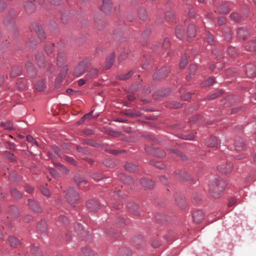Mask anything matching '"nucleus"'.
<instances>
[{
	"mask_svg": "<svg viewBox=\"0 0 256 256\" xmlns=\"http://www.w3.org/2000/svg\"><path fill=\"white\" fill-rule=\"evenodd\" d=\"M226 186V182L224 180H219L210 184V192L214 198H218L220 197V193L224 190Z\"/></svg>",
	"mask_w": 256,
	"mask_h": 256,
	"instance_id": "1",
	"label": "nucleus"
},
{
	"mask_svg": "<svg viewBox=\"0 0 256 256\" xmlns=\"http://www.w3.org/2000/svg\"><path fill=\"white\" fill-rule=\"evenodd\" d=\"M90 64L88 60H84L80 62L74 68L73 74L79 77L84 74L86 70L90 67Z\"/></svg>",
	"mask_w": 256,
	"mask_h": 256,
	"instance_id": "2",
	"label": "nucleus"
},
{
	"mask_svg": "<svg viewBox=\"0 0 256 256\" xmlns=\"http://www.w3.org/2000/svg\"><path fill=\"white\" fill-rule=\"evenodd\" d=\"M66 198L68 202L71 205H74L80 199L78 193L72 188L67 190Z\"/></svg>",
	"mask_w": 256,
	"mask_h": 256,
	"instance_id": "3",
	"label": "nucleus"
},
{
	"mask_svg": "<svg viewBox=\"0 0 256 256\" xmlns=\"http://www.w3.org/2000/svg\"><path fill=\"white\" fill-rule=\"evenodd\" d=\"M204 218V214L201 210H197L192 214L194 222L196 224L201 222Z\"/></svg>",
	"mask_w": 256,
	"mask_h": 256,
	"instance_id": "4",
	"label": "nucleus"
},
{
	"mask_svg": "<svg viewBox=\"0 0 256 256\" xmlns=\"http://www.w3.org/2000/svg\"><path fill=\"white\" fill-rule=\"evenodd\" d=\"M34 88L38 92H44L46 88V85L45 81L43 79H39L34 83Z\"/></svg>",
	"mask_w": 256,
	"mask_h": 256,
	"instance_id": "5",
	"label": "nucleus"
},
{
	"mask_svg": "<svg viewBox=\"0 0 256 256\" xmlns=\"http://www.w3.org/2000/svg\"><path fill=\"white\" fill-rule=\"evenodd\" d=\"M36 61L38 66L40 68H45L46 66L45 57L43 54L36 52L35 54Z\"/></svg>",
	"mask_w": 256,
	"mask_h": 256,
	"instance_id": "6",
	"label": "nucleus"
},
{
	"mask_svg": "<svg viewBox=\"0 0 256 256\" xmlns=\"http://www.w3.org/2000/svg\"><path fill=\"white\" fill-rule=\"evenodd\" d=\"M88 208L91 211H97L100 208V204L99 202L94 200H88L86 203Z\"/></svg>",
	"mask_w": 256,
	"mask_h": 256,
	"instance_id": "7",
	"label": "nucleus"
},
{
	"mask_svg": "<svg viewBox=\"0 0 256 256\" xmlns=\"http://www.w3.org/2000/svg\"><path fill=\"white\" fill-rule=\"evenodd\" d=\"M235 149L238 152H242L246 150V144L242 138H238L236 140Z\"/></svg>",
	"mask_w": 256,
	"mask_h": 256,
	"instance_id": "8",
	"label": "nucleus"
},
{
	"mask_svg": "<svg viewBox=\"0 0 256 256\" xmlns=\"http://www.w3.org/2000/svg\"><path fill=\"white\" fill-rule=\"evenodd\" d=\"M127 207L128 210V211L132 214L136 216L140 215L138 206L134 202H129L128 204Z\"/></svg>",
	"mask_w": 256,
	"mask_h": 256,
	"instance_id": "9",
	"label": "nucleus"
},
{
	"mask_svg": "<svg viewBox=\"0 0 256 256\" xmlns=\"http://www.w3.org/2000/svg\"><path fill=\"white\" fill-rule=\"evenodd\" d=\"M246 73L248 78L254 76L256 74V68L252 64H246Z\"/></svg>",
	"mask_w": 256,
	"mask_h": 256,
	"instance_id": "10",
	"label": "nucleus"
},
{
	"mask_svg": "<svg viewBox=\"0 0 256 256\" xmlns=\"http://www.w3.org/2000/svg\"><path fill=\"white\" fill-rule=\"evenodd\" d=\"M232 169V166L230 163H226V164H223L219 165L218 166V170L224 174H227L230 172Z\"/></svg>",
	"mask_w": 256,
	"mask_h": 256,
	"instance_id": "11",
	"label": "nucleus"
},
{
	"mask_svg": "<svg viewBox=\"0 0 256 256\" xmlns=\"http://www.w3.org/2000/svg\"><path fill=\"white\" fill-rule=\"evenodd\" d=\"M237 36L240 40H244L249 36V32L247 28H242L238 29Z\"/></svg>",
	"mask_w": 256,
	"mask_h": 256,
	"instance_id": "12",
	"label": "nucleus"
},
{
	"mask_svg": "<svg viewBox=\"0 0 256 256\" xmlns=\"http://www.w3.org/2000/svg\"><path fill=\"white\" fill-rule=\"evenodd\" d=\"M28 205L30 208L33 211L40 212H42V208L34 200H28Z\"/></svg>",
	"mask_w": 256,
	"mask_h": 256,
	"instance_id": "13",
	"label": "nucleus"
},
{
	"mask_svg": "<svg viewBox=\"0 0 256 256\" xmlns=\"http://www.w3.org/2000/svg\"><path fill=\"white\" fill-rule=\"evenodd\" d=\"M140 182L142 186L146 188H151L154 186V182L146 178H142Z\"/></svg>",
	"mask_w": 256,
	"mask_h": 256,
	"instance_id": "14",
	"label": "nucleus"
},
{
	"mask_svg": "<svg viewBox=\"0 0 256 256\" xmlns=\"http://www.w3.org/2000/svg\"><path fill=\"white\" fill-rule=\"evenodd\" d=\"M66 61V56L64 53L59 52L56 57L57 65L58 66H63Z\"/></svg>",
	"mask_w": 256,
	"mask_h": 256,
	"instance_id": "15",
	"label": "nucleus"
},
{
	"mask_svg": "<svg viewBox=\"0 0 256 256\" xmlns=\"http://www.w3.org/2000/svg\"><path fill=\"white\" fill-rule=\"evenodd\" d=\"M206 144L211 148H216L218 145V139L216 136H211L208 139L206 140Z\"/></svg>",
	"mask_w": 256,
	"mask_h": 256,
	"instance_id": "16",
	"label": "nucleus"
},
{
	"mask_svg": "<svg viewBox=\"0 0 256 256\" xmlns=\"http://www.w3.org/2000/svg\"><path fill=\"white\" fill-rule=\"evenodd\" d=\"M196 29L193 24L190 25L187 30L188 40L190 41L196 36Z\"/></svg>",
	"mask_w": 256,
	"mask_h": 256,
	"instance_id": "17",
	"label": "nucleus"
},
{
	"mask_svg": "<svg viewBox=\"0 0 256 256\" xmlns=\"http://www.w3.org/2000/svg\"><path fill=\"white\" fill-rule=\"evenodd\" d=\"M112 7V3L110 0H103L102 5L101 6V10L104 12H108Z\"/></svg>",
	"mask_w": 256,
	"mask_h": 256,
	"instance_id": "18",
	"label": "nucleus"
},
{
	"mask_svg": "<svg viewBox=\"0 0 256 256\" xmlns=\"http://www.w3.org/2000/svg\"><path fill=\"white\" fill-rule=\"evenodd\" d=\"M176 203L182 209L184 208L186 206L184 198L178 194H176Z\"/></svg>",
	"mask_w": 256,
	"mask_h": 256,
	"instance_id": "19",
	"label": "nucleus"
},
{
	"mask_svg": "<svg viewBox=\"0 0 256 256\" xmlns=\"http://www.w3.org/2000/svg\"><path fill=\"white\" fill-rule=\"evenodd\" d=\"M26 68L27 72L29 73L30 76L34 77L36 75L35 68L32 62H27L26 64Z\"/></svg>",
	"mask_w": 256,
	"mask_h": 256,
	"instance_id": "20",
	"label": "nucleus"
},
{
	"mask_svg": "<svg viewBox=\"0 0 256 256\" xmlns=\"http://www.w3.org/2000/svg\"><path fill=\"white\" fill-rule=\"evenodd\" d=\"M118 178L121 181L128 184H132L134 183V180L130 176H126L124 174H120L118 176Z\"/></svg>",
	"mask_w": 256,
	"mask_h": 256,
	"instance_id": "21",
	"label": "nucleus"
},
{
	"mask_svg": "<svg viewBox=\"0 0 256 256\" xmlns=\"http://www.w3.org/2000/svg\"><path fill=\"white\" fill-rule=\"evenodd\" d=\"M24 8L26 12L28 14L32 13L36 10V6L32 1L26 2L24 4Z\"/></svg>",
	"mask_w": 256,
	"mask_h": 256,
	"instance_id": "22",
	"label": "nucleus"
},
{
	"mask_svg": "<svg viewBox=\"0 0 256 256\" xmlns=\"http://www.w3.org/2000/svg\"><path fill=\"white\" fill-rule=\"evenodd\" d=\"M34 29L40 40H42L45 38L44 32L42 26L37 25L34 27Z\"/></svg>",
	"mask_w": 256,
	"mask_h": 256,
	"instance_id": "23",
	"label": "nucleus"
},
{
	"mask_svg": "<svg viewBox=\"0 0 256 256\" xmlns=\"http://www.w3.org/2000/svg\"><path fill=\"white\" fill-rule=\"evenodd\" d=\"M76 232L79 235L84 236L86 232L83 229L82 226L80 223H76L74 226Z\"/></svg>",
	"mask_w": 256,
	"mask_h": 256,
	"instance_id": "24",
	"label": "nucleus"
},
{
	"mask_svg": "<svg viewBox=\"0 0 256 256\" xmlns=\"http://www.w3.org/2000/svg\"><path fill=\"white\" fill-rule=\"evenodd\" d=\"M37 230L41 232H46L47 226L45 220H42L38 223Z\"/></svg>",
	"mask_w": 256,
	"mask_h": 256,
	"instance_id": "25",
	"label": "nucleus"
},
{
	"mask_svg": "<svg viewBox=\"0 0 256 256\" xmlns=\"http://www.w3.org/2000/svg\"><path fill=\"white\" fill-rule=\"evenodd\" d=\"M74 181L76 184L78 186H84L87 184L85 178L80 176H76L74 178Z\"/></svg>",
	"mask_w": 256,
	"mask_h": 256,
	"instance_id": "26",
	"label": "nucleus"
},
{
	"mask_svg": "<svg viewBox=\"0 0 256 256\" xmlns=\"http://www.w3.org/2000/svg\"><path fill=\"white\" fill-rule=\"evenodd\" d=\"M54 163V166L58 170H60V171L62 172L64 174H67L68 172H69V170H68V169L65 166H64V165L60 164H59V163H57V162H53Z\"/></svg>",
	"mask_w": 256,
	"mask_h": 256,
	"instance_id": "27",
	"label": "nucleus"
},
{
	"mask_svg": "<svg viewBox=\"0 0 256 256\" xmlns=\"http://www.w3.org/2000/svg\"><path fill=\"white\" fill-rule=\"evenodd\" d=\"M68 70V68L66 67L63 68L62 70V74L60 75V78L58 77L56 78V88L60 86V83L61 82L63 78L64 77L66 74Z\"/></svg>",
	"mask_w": 256,
	"mask_h": 256,
	"instance_id": "28",
	"label": "nucleus"
},
{
	"mask_svg": "<svg viewBox=\"0 0 256 256\" xmlns=\"http://www.w3.org/2000/svg\"><path fill=\"white\" fill-rule=\"evenodd\" d=\"M176 35L180 39L182 38L184 36V31L182 26H178L176 30Z\"/></svg>",
	"mask_w": 256,
	"mask_h": 256,
	"instance_id": "29",
	"label": "nucleus"
},
{
	"mask_svg": "<svg viewBox=\"0 0 256 256\" xmlns=\"http://www.w3.org/2000/svg\"><path fill=\"white\" fill-rule=\"evenodd\" d=\"M114 58L115 55L114 53H112L108 56L106 60V69L109 68L111 66L112 64L114 62Z\"/></svg>",
	"mask_w": 256,
	"mask_h": 256,
	"instance_id": "30",
	"label": "nucleus"
},
{
	"mask_svg": "<svg viewBox=\"0 0 256 256\" xmlns=\"http://www.w3.org/2000/svg\"><path fill=\"white\" fill-rule=\"evenodd\" d=\"M98 74V70L96 68L91 70L86 75L85 78L86 80L95 78Z\"/></svg>",
	"mask_w": 256,
	"mask_h": 256,
	"instance_id": "31",
	"label": "nucleus"
},
{
	"mask_svg": "<svg viewBox=\"0 0 256 256\" xmlns=\"http://www.w3.org/2000/svg\"><path fill=\"white\" fill-rule=\"evenodd\" d=\"M197 70V66L196 64H191L189 68V74L186 76V79L189 80L192 76L194 74V72Z\"/></svg>",
	"mask_w": 256,
	"mask_h": 256,
	"instance_id": "32",
	"label": "nucleus"
},
{
	"mask_svg": "<svg viewBox=\"0 0 256 256\" xmlns=\"http://www.w3.org/2000/svg\"><path fill=\"white\" fill-rule=\"evenodd\" d=\"M124 168L128 171L134 172L138 170V166L132 163H126L124 166Z\"/></svg>",
	"mask_w": 256,
	"mask_h": 256,
	"instance_id": "33",
	"label": "nucleus"
},
{
	"mask_svg": "<svg viewBox=\"0 0 256 256\" xmlns=\"http://www.w3.org/2000/svg\"><path fill=\"white\" fill-rule=\"evenodd\" d=\"M0 125L4 130H14L12 124L9 121L2 122H0Z\"/></svg>",
	"mask_w": 256,
	"mask_h": 256,
	"instance_id": "34",
	"label": "nucleus"
},
{
	"mask_svg": "<svg viewBox=\"0 0 256 256\" xmlns=\"http://www.w3.org/2000/svg\"><path fill=\"white\" fill-rule=\"evenodd\" d=\"M8 242L12 246L16 247L20 244L19 240L14 236H10L8 238Z\"/></svg>",
	"mask_w": 256,
	"mask_h": 256,
	"instance_id": "35",
	"label": "nucleus"
},
{
	"mask_svg": "<svg viewBox=\"0 0 256 256\" xmlns=\"http://www.w3.org/2000/svg\"><path fill=\"white\" fill-rule=\"evenodd\" d=\"M124 113L125 115L132 117H138L140 115V112H134L131 110H126Z\"/></svg>",
	"mask_w": 256,
	"mask_h": 256,
	"instance_id": "36",
	"label": "nucleus"
},
{
	"mask_svg": "<svg viewBox=\"0 0 256 256\" xmlns=\"http://www.w3.org/2000/svg\"><path fill=\"white\" fill-rule=\"evenodd\" d=\"M21 73V69L18 66H14L12 68L10 72V77H15Z\"/></svg>",
	"mask_w": 256,
	"mask_h": 256,
	"instance_id": "37",
	"label": "nucleus"
},
{
	"mask_svg": "<svg viewBox=\"0 0 256 256\" xmlns=\"http://www.w3.org/2000/svg\"><path fill=\"white\" fill-rule=\"evenodd\" d=\"M138 15L142 20H145L147 18V13L144 8H140L138 11Z\"/></svg>",
	"mask_w": 256,
	"mask_h": 256,
	"instance_id": "38",
	"label": "nucleus"
},
{
	"mask_svg": "<svg viewBox=\"0 0 256 256\" xmlns=\"http://www.w3.org/2000/svg\"><path fill=\"white\" fill-rule=\"evenodd\" d=\"M82 252L84 256H94L93 252L87 247L83 248Z\"/></svg>",
	"mask_w": 256,
	"mask_h": 256,
	"instance_id": "39",
	"label": "nucleus"
},
{
	"mask_svg": "<svg viewBox=\"0 0 256 256\" xmlns=\"http://www.w3.org/2000/svg\"><path fill=\"white\" fill-rule=\"evenodd\" d=\"M168 150L170 152L176 154V155L179 156L182 160H186V155L182 152H178L172 148H168Z\"/></svg>",
	"mask_w": 256,
	"mask_h": 256,
	"instance_id": "40",
	"label": "nucleus"
},
{
	"mask_svg": "<svg viewBox=\"0 0 256 256\" xmlns=\"http://www.w3.org/2000/svg\"><path fill=\"white\" fill-rule=\"evenodd\" d=\"M246 48L248 50L254 51L256 50V40H252L248 46H246Z\"/></svg>",
	"mask_w": 256,
	"mask_h": 256,
	"instance_id": "41",
	"label": "nucleus"
},
{
	"mask_svg": "<svg viewBox=\"0 0 256 256\" xmlns=\"http://www.w3.org/2000/svg\"><path fill=\"white\" fill-rule=\"evenodd\" d=\"M116 224L119 227L122 228L125 226L126 222L125 219L122 218H118L116 222Z\"/></svg>",
	"mask_w": 256,
	"mask_h": 256,
	"instance_id": "42",
	"label": "nucleus"
},
{
	"mask_svg": "<svg viewBox=\"0 0 256 256\" xmlns=\"http://www.w3.org/2000/svg\"><path fill=\"white\" fill-rule=\"evenodd\" d=\"M215 82L214 80L212 78H209L208 80H206L204 82H202L201 85L202 86H210L212 85Z\"/></svg>",
	"mask_w": 256,
	"mask_h": 256,
	"instance_id": "43",
	"label": "nucleus"
},
{
	"mask_svg": "<svg viewBox=\"0 0 256 256\" xmlns=\"http://www.w3.org/2000/svg\"><path fill=\"white\" fill-rule=\"evenodd\" d=\"M54 46V44H48L45 46V52L47 54L49 55L52 52Z\"/></svg>",
	"mask_w": 256,
	"mask_h": 256,
	"instance_id": "44",
	"label": "nucleus"
},
{
	"mask_svg": "<svg viewBox=\"0 0 256 256\" xmlns=\"http://www.w3.org/2000/svg\"><path fill=\"white\" fill-rule=\"evenodd\" d=\"M12 196L14 198H19L22 196V194L16 189H12L11 190Z\"/></svg>",
	"mask_w": 256,
	"mask_h": 256,
	"instance_id": "45",
	"label": "nucleus"
},
{
	"mask_svg": "<svg viewBox=\"0 0 256 256\" xmlns=\"http://www.w3.org/2000/svg\"><path fill=\"white\" fill-rule=\"evenodd\" d=\"M95 22L97 25V28L100 30H102L104 26V24L103 20H98V18L95 19Z\"/></svg>",
	"mask_w": 256,
	"mask_h": 256,
	"instance_id": "46",
	"label": "nucleus"
},
{
	"mask_svg": "<svg viewBox=\"0 0 256 256\" xmlns=\"http://www.w3.org/2000/svg\"><path fill=\"white\" fill-rule=\"evenodd\" d=\"M206 42L210 44L213 45L215 44V41L213 35L208 34L207 38H206Z\"/></svg>",
	"mask_w": 256,
	"mask_h": 256,
	"instance_id": "47",
	"label": "nucleus"
},
{
	"mask_svg": "<svg viewBox=\"0 0 256 256\" xmlns=\"http://www.w3.org/2000/svg\"><path fill=\"white\" fill-rule=\"evenodd\" d=\"M132 72L130 71L126 73L125 74H122L119 76V78L122 80H126L128 79L132 74Z\"/></svg>",
	"mask_w": 256,
	"mask_h": 256,
	"instance_id": "48",
	"label": "nucleus"
},
{
	"mask_svg": "<svg viewBox=\"0 0 256 256\" xmlns=\"http://www.w3.org/2000/svg\"><path fill=\"white\" fill-rule=\"evenodd\" d=\"M187 63H188V60H187V58L186 56H184L180 62V67L181 68H185V66H186L187 64Z\"/></svg>",
	"mask_w": 256,
	"mask_h": 256,
	"instance_id": "49",
	"label": "nucleus"
},
{
	"mask_svg": "<svg viewBox=\"0 0 256 256\" xmlns=\"http://www.w3.org/2000/svg\"><path fill=\"white\" fill-rule=\"evenodd\" d=\"M155 154L156 156L160 157V158H162L166 156L165 152L163 150H162L159 148H157L156 150Z\"/></svg>",
	"mask_w": 256,
	"mask_h": 256,
	"instance_id": "50",
	"label": "nucleus"
},
{
	"mask_svg": "<svg viewBox=\"0 0 256 256\" xmlns=\"http://www.w3.org/2000/svg\"><path fill=\"white\" fill-rule=\"evenodd\" d=\"M64 159L65 161H66V162H68V163H69L70 164H72L73 165L76 164V162L72 158L66 156L64 157Z\"/></svg>",
	"mask_w": 256,
	"mask_h": 256,
	"instance_id": "51",
	"label": "nucleus"
},
{
	"mask_svg": "<svg viewBox=\"0 0 256 256\" xmlns=\"http://www.w3.org/2000/svg\"><path fill=\"white\" fill-rule=\"evenodd\" d=\"M84 142L88 145L95 147L98 146L99 145L94 140H84Z\"/></svg>",
	"mask_w": 256,
	"mask_h": 256,
	"instance_id": "52",
	"label": "nucleus"
},
{
	"mask_svg": "<svg viewBox=\"0 0 256 256\" xmlns=\"http://www.w3.org/2000/svg\"><path fill=\"white\" fill-rule=\"evenodd\" d=\"M28 46L30 48H33L36 44V40L34 38H31L30 40L27 43Z\"/></svg>",
	"mask_w": 256,
	"mask_h": 256,
	"instance_id": "53",
	"label": "nucleus"
},
{
	"mask_svg": "<svg viewBox=\"0 0 256 256\" xmlns=\"http://www.w3.org/2000/svg\"><path fill=\"white\" fill-rule=\"evenodd\" d=\"M26 140L28 142L32 143V144H35L37 146H38V142L31 136H30V135L27 136H26Z\"/></svg>",
	"mask_w": 256,
	"mask_h": 256,
	"instance_id": "54",
	"label": "nucleus"
},
{
	"mask_svg": "<svg viewBox=\"0 0 256 256\" xmlns=\"http://www.w3.org/2000/svg\"><path fill=\"white\" fill-rule=\"evenodd\" d=\"M174 14L173 13V12H170V11H168V12H166V18L168 20L173 19L174 18Z\"/></svg>",
	"mask_w": 256,
	"mask_h": 256,
	"instance_id": "55",
	"label": "nucleus"
},
{
	"mask_svg": "<svg viewBox=\"0 0 256 256\" xmlns=\"http://www.w3.org/2000/svg\"><path fill=\"white\" fill-rule=\"evenodd\" d=\"M4 154H5L6 157L8 159L10 160L11 161L15 160L16 158H15L13 154L10 153L8 152H6Z\"/></svg>",
	"mask_w": 256,
	"mask_h": 256,
	"instance_id": "56",
	"label": "nucleus"
},
{
	"mask_svg": "<svg viewBox=\"0 0 256 256\" xmlns=\"http://www.w3.org/2000/svg\"><path fill=\"white\" fill-rule=\"evenodd\" d=\"M228 52L230 56H234L236 54V48L233 47H230L228 49Z\"/></svg>",
	"mask_w": 256,
	"mask_h": 256,
	"instance_id": "57",
	"label": "nucleus"
},
{
	"mask_svg": "<svg viewBox=\"0 0 256 256\" xmlns=\"http://www.w3.org/2000/svg\"><path fill=\"white\" fill-rule=\"evenodd\" d=\"M230 18L235 22H238L240 18L238 14L234 13L230 14Z\"/></svg>",
	"mask_w": 256,
	"mask_h": 256,
	"instance_id": "58",
	"label": "nucleus"
},
{
	"mask_svg": "<svg viewBox=\"0 0 256 256\" xmlns=\"http://www.w3.org/2000/svg\"><path fill=\"white\" fill-rule=\"evenodd\" d=\"M10 212L12 214H14V216H17L18 214V210L16 207L12 206L10 208Z\"/></svg>",
	"mask_w": 256,
	"mask_h": 256,
	"instance_id": "59",
	"label": "nucleus"
},
{
	"mask_svg": "<svg viewBox=\"0 0 256 256\" xmlns=\"http://www.w3.org/2000/svg\"><path fill=\"white\" fill-rule=\"evenodd\" d=\"M42 194L46 196H50V192L48 188L45 187H42L40 189Z\"/></svg>",
	"mask_w": 256,
	"mask_h": 256,
	"instance_id": "60",
	"label": "nucleus"
},
{
	"mask_svg": "<svg viewBox=\"0 0 256 256\" xmlns=\"http://www.w3.org/2000/svg\"><path fill=\"white\" fill-rule=\"evenodd\" d=\"M4 22L6 24L8 25V24L12 25H14V22L12 18H4Z\"/></svg>",
	"mask_w": 256,
	"mask_h": 256,
	"instance_id": "61",
	"label": "nucleus"
},
{
	"mask_svg": "<svg viewBox=\"0 0 256 256\" xmlns=\"http://www.w3.org/2000/svg\"><path fill=\"white\" fill-rule=\"evenodd\" d=\"M9 178L11 180H17V174L14 172H12L9 174Z\"/></svg>",
	"mask_w": 256,
	"mask_h": 256,
	"instance_id": "62",
	"label": "nucleus"
},
{
	"mask_svg": "<svg viewBox=\"0 0 256 256\" xmlns=\"http://www.w3.org/2000/svg\"><path fill=\"white\" fill-rule=\"evenodd\" d=\"M169 72L168 68H164L160 70V74H162V78H164L167 76V74Z\"/></svg>",
	"mask_w": 256,
	"mask_h": 256,
	"instance_id": "63",
	"label": "nucleus"
},
{
	"mask_svg": "<svg viewBox=\"0 0 256 256\" xmlns=\"http://www.w3.org/2000/svg\"><path fill=\"white\" fill-rule=\"evenodd\" d=\"M91 176L94 180H100L102 178V176L99 174H94Z\"/></svg>",
	"mask_w": 256,
	"mask_h": 256,
	"instance_id": "64",
	"label": "nucleus"
}]
</instances>
